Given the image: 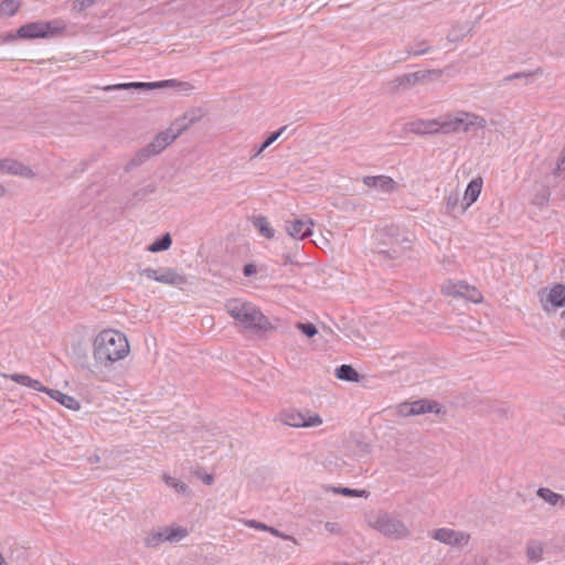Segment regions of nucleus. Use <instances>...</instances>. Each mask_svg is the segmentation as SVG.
<instances>
[{"instance_id":"1","label":"nucleus","mask_w":565,"mask_h":565,"mask_svg":"<svg viewBox=\"0 0 565 565\" xmlns=\"http://www.w3.org/2000/svg\"><path fill=\"white\" fill-rule=\"evenodd\" d=\"M486 119L470 113L460 111L436 119H417L405 124V129L416 135L468 132L471 128H483Z\"/></svg>"},{"instance_id":"2","label":"nucleus","mask_w":565,"mask_h":565,"mask_svg":"<svg viewBox=\"0 0 565 565\" xmlns=\"http://www.w3.org/2000/svg\"><path fill=\"white\" fill-rule=\"evenodd\" d=\"M202 118L203 111L200 108H194L184 113L183 116L174 119L169 128L160 131L150 143L141 148L131 159L130 164L139 166L151 157L160 154L179 136H181L193 124L200 121Z\"/></svg>"},{"instance_id":"3","label":"nucleus","mask_w":565,"mask_h":565,"mask_svg":"<svg viewBox=\"0 0 565 565\" xmlns=\"http://www.w3.org/2000/svg\"><path fill=\"white\" fill-rule=\"evenodd\" d=\"M129 353L126 335L116 330H103L94 340V358L104 366L110 365Z\"/></svg>"},{"instance_id":"4","label":"nucleus","mask_w":565,"mask_h":565,"mask_svg":"<svg viewBox=\"0 0 565 565\" xmlns=\"http://www.w3.org/2000/svg\"><path fill=\"white\" fill-rule=\"evenodd\" d=\"M226 311L244 329L254 331L273 329L268 318L250 302L232 299L226 303Z\"/></svg>"},{"instance_id":"5","label":"nucleus","mask_w":565,"mask_h":565,"mask_svg":"<svg viewBox=\"0 0 565 565\" xmlns=\"http://www.w3.org/2000/svg\"><path fill=\"white\" fill-rule=\"evenodd\" d=\"M66 29V25L61 20H53L49 22L36 21L30 22L19 28L17 35H12V39H46L54 38L62 34Z\"/></svg>"},{"instance_id":"6","label":"nucleus","mask_w":565,"mask_h":565,"mask_svg":"<svg viewBox=\"0 0 565 565\" xmlns=\"http://www.w3.org/2000/svg\"><path fill=\"white\" fill-rule=\"evenodd\" d=\"M369 525L392 540H401L408 536L409 531L403 521L387 512H380L369 519Z\"/></svg>"},{"instance_id":"7","label":"nucleus","mask_w":565,"mask_h":565,"mask_svg":"<svg viewBox=\"0 0 565 565\" xmlns=\"http://www.w3.org/2000/svg\"><path fill=\"white\" fill-rule=\"evenodd\" d=\"M138 273L140 276H145L148 279L172 287H181L188 282V278L182 271L171 267H163L159 269L148 267L140 269Z\"/></svg>"},{"instance_id":"8","label":"nucleus","mask_w":565,"mask_h":565,"mask_svg":"<svg viewBox=\"0 0 565 565\" xmlns=\"http://www.w3.org/2000/svg\"><path fill=\"white\" fill-rule=\"evenodd\" d=\"M280 420L291 427H317L322 424V418L309 411H285L280 414Z\"/></svg>"},{"instance_id":"9","label":"nucleus","mask_w":565,"mask_h":565,"mask_svg":"<svg viewBox=\"0 0 565 565\" xmlns=\"http://www.w3.org/2000/svg\"><path fill=\"white\" fill-rule=\"evenodd\" d=\"M439 412V404L428 399H418L412 403L405 402L398 405V414L404 417Z\"/></svg>"},{"instance_id":"10","label":"nucleus","mask_w":565,"mask_h":565,"mask_svg":"<svg viewBox=\"0 0 565 565\" xmlns=\"http://www.w3.org/2000/svg\"><path fill=\"white\" fill-rule=\"evenodd\" d=\"M431 74H435V71H418L414 73L403 74L391 82H388L387 86L391 92L395 93L401 89H409L414 87L417 83L424 81Z\"/></svg>"},{"instance_id":"11","label":"nucleus","mask_w":565,"mask_h":565,"mask_svg":"<svg viewBox=\"0 0 565 565\" xmlns=\"http://www.w3.org/2000/svg\"><path fill=\"white\" fill-rule=\"evenodd\" d=\"M430 536L434 540L450 546H459L467 544L470 539L469 534H466L465 532L455 531L452 529L447 527L435 530Z\"/></svg>"},{"instance_id":"12","label":"nucleus","mask_w":565,"mask_h":565,"mask_svg":"<svg viewBox=\"0 0 565 565\" xmlns=\"http://www.w3.org/2000/svg\"><path fill=\"white\" fill-rule=\"evenodd\" d=\"M175 81L173 79H167V81H160V82H130V83H120V84H114L108 85L104 87L105 90H151L154 88H161L174 85Z\"/></svg>"},{"instance_id":"13","label":"nucleus","mask_w":565,"mask_h":565,"mask_svg":"<svg viewBox=\"0 0 565 565\" xmlns=\"http://www.w3.org/2000/svg\"><path fill=\"white\" fill-rule=\"evenodd\" d=\"M312 227L313 222L311 218H295L285 223L288 235L300 241L312 235Z\"/></svg>"},{"instance_id":"14","label":"nucleus","mask_w":565,"mask_h":565,"mask_svg":"<svg viewBox=\"0 0 565 565\" xmlns=\"http://www.w3.org/2000/svg\"><path fill=\"white\" fill-rule=\"evenodd\" d=\"M363 183L367 188L376 189L382 193H393L397 190V182L387 175H366Z\"/></svg>"},{"instance_id":"15","label":"nucleus","mask_w":565,"mask_h":565,"mask_svg":"<svg viewBox=\"0 0 565 565\" xmlns=\"http://www.w3.org/2000/svg\"><path fill=\"white\" fill-rule=\"evenodd\" d=\"M541 302L543 305L544 310L548 311V303L552 308H561L565 307V285L555 284L546 295L544 299L543 294H541Z\"/></svg>"},{"instance_id":"16","label":"nucleus","mask_w":565,"mask_h":565,"mask_svg":"<svg viewBox=\"0 0 565 565\" xmlns=\"http://www.w3.org/2000/svg\"><path fill=\"white\" fill-rule=\"evenodd\" d=\"M0 171L24 178L33 177V172L29 167L13 159H4L0 161Z\"/></svg>"},{"instance_id":"17","label":"nucleus","mask_w":565,"mask_h":565,"mask_svg":"<svg viewBox=\"0 0 565 565\" xmlns=\"http://www.w3.org/2000/svg\"><path fill=\"white\" fill-rule=\"evenodd\" d=\"M481 189H482V179L481 178H476V179H472L468 185H467V189L465 191V194H463V210H466L467 207H469L471 204H473L477 199L479 198L480 193H481Z\"/></svg>"},{"instance_id":"18","label":"nucleus","mask_w":565,"mask_h":565,"mask_svg":"<svg viewBox=\"0 0 565 565\" xmlns=\"http://www.w3.org/2000/svg\"><path fill=\"white\" fill-rule=\"evenodd\" d=\"M536 495L546 503H548L550 505L565 508V498L562 494L556 493L548 488H539L536 491Z\"/></svg>"},{"instance_id":"19","label":"nucleus","mask_w":565,"mask_h":565,"mask_svg":"<svg viewBox=\"0 0 565 565\" xmlns=\"http://www.w3.org/2000/svg\"><path fill=\"white\" fill-rule=\"evenodd\" d=\"M47 394L53 399H55L56 402H58L61 405L65 406L68 409H73V411L79 409L81 404L73 396H70V395L64 394L57 390H52V388L50 391H47Z\"/></svg>"},{"instance_id":"20","label":"nucleus","mask_w":565,"mask_h":565,"mask_svg":"<svg viewBox=\"0 0 565 565\" xmlns=\"http://www.w3.org/2000/svg\"><path fill=\"white\" fill-rule=\"evenodd\" d=\"M334 374H335L337 379H339L341 381L353 382V383H356L360 381V374L352 365H349V364H342V365L338 366L335 369Z\"/></svg>"},{"instance_id":"21","label":"nucleus","mask_w":565,"mask_h":565,"mask_svg":"<svg viewBox=\"0 0 565 565\" xmlns=\"http://www.w3.org/2000/svg\"><path fill=\"white\" fill-rule=\"evenodd\" d=\"M287 126H282L277 131L271 132L260 145L254 150L252 154V159L259 157L265 149H267L270 145H273L286 130Z\"/></svg>"},{"instance_id":"22","label":"nucleus","mask_w":565,"mask_h":565,"mask_svg":"<svg viewBox=\"0 0 565 565\" xmlns=\"http://www.w3.org/2000/svg\"><path fill=\"white\" fill-rule=\"evenodd\" d=\"M253 225L259 231V233L266 238H273L275 231L270 227L267 217L263 215L254 216Z\"/></svg>"},{"instance_id":"23","label":"nucleus","mask_w":565,"mask_h":565,"mask_svg":"<svg viewBox=\"0 0 565 565\" xmlns=\"http://www.w3.org/2000/svg\"><path fill=\"white\" fill-rule=\"evenodd\" d=\"M172 245V238L169 233L163 234L161 237L157 238L153 243H151L147 249L151 253H159L163 250H168Z\"/></svg>"},{"instance_id":"24","label":"nucleus","mask_w":565,"mask_h":565,"mask_svg":"<svg viewBox=\"0 0 565 565\" xmlns=\"http://www.w3.org/2000/svg\"><path fill=\"white\" fill-rule=\"evenodd\" d=\"M163 480L169 487L173 488L174 491L178 493H181L183 495H189L191 493L188 484H185L183 481L177 478L164 475Z\"/></svg>"},{"instance_id":"25","label":"nucleus","mask_w":565,"mask_h":565,"mask_svg":"<svg viewBox=\"0 0 565 565\" xmlns=\"http://www.w3.org/2000/svg\"><path fill=\"white\" fill-rule=\"evenodd\" d=\"M332 491L335 494H342L345 497H361V498L369 497V492L366 490L351 489V488H347V487H333Z\"/></svg>"},{"instance_id":"26","label":"nucleus","mask_w":565,"mask_h":565,"mask_svg":"<svg viewBox=\"0 0 565 565\" xmlns=\"http://www.w3.org/2000/svg\"><path fill=\"white\" fill-rule=\"evenodd\" d=\"M166 541H167V539H166V531L163 529L162 531H156V532L150 533L145 539V544L148 547H157V546H159L161 543H163Z\"/></svg>"},{"instance_id":"27","label":"nucleus","mask_w":565,"mask_h":565,"mask_svg":"<svg viewBox=\"0 0 565 565\" xmlns=\"http://www.w3.org/2000/svg\"><path fill=\"white\" fill-rule=\"evenodd\" d=\"M20 2L18 0H3L0 3V14L12 17L19 10Z\"/></svg>"},{"instance_id":"28","label":"nucleus","mask_w":565,"mask_h":565,"mask_svg":"<svg viewBox=\"0 0 565 565\" xmlns=\"http://www.w3.org/2000/svg\"><path fill=\"white\" fill-rule=\"evenodd\" d=\"M443 290L446 295L449 296H466V291L469 290V287L467 285L460 284H447L443 286Z\"/></svg>"},{"instance_id":"29","label":"nucleus","mask_w":565,"mask_h":565,"mask_svg":"<svg viewBox=\"0 0 565 565\" xmlns=\"http://www.w3.org/2000/svg\"><path fill=\"white\" fill-rule=\"evenodd\" d=\"M526 555H527L530 561L539 562V561L542 559L543 547L541 546V544L531 542V543L527 544Z\"/></svg>"},{"instance_id":"30","label":"nucleus","mask_w":565,"mask_h":565,"mask_svg":"<svg viewBox=\"0 0 565 565\" xmlns=\"http://www.w3.org/2000/svg\"><path fill=\"white\" fill-rule=\"evenodd\" d=\"M166 539L169 542H178L186 536L188 532L185 529L178 526L174 529L166 527Z\"/></svg>"},{"instance_id":"31","label":"nucleus","mask_w":565,"mask_h":565,"mask_svg":"<svg viewBox=\"0 0 565 565\" xmlns=\"http://www.w3.org/2000/svg\"><path fill=\"white\" fill-rule=\"evenodd\" d=\"M296 327L308 338H312L318 333L317 327L311 322H298Z\"/></svg>"},{"instance_id":"32","label":"nucleus","mask_w":565,"mask_h":565,"mask_svg":"<svg viewBox=\"0 0 565 565\" xmlns=\"http://www.w3.org/2000/svg\"><path fill=\"white\" fill-rule=\"evenodd\" d=\"M430 51L429 46H425L424 49H415V46H409L406 49V56L399 57L397 61H406L408 56H419Z\"/></svg>"},{"instance_id":"33","label":"nucleus","mask_w":565,"mask_h":565,"mask_svg":"<svg viewBox=\"0 0 565 565\" xmlns=\"http://www.w3.org/2000/svg\"><path fill=\"white\" fill-rule=\"evenodd\" d=\"M534 74H542V68L537 67L534 72H531V73H525V72L514 73V74L505 76L502 81L504 83H507V82H511V81L518 79V78H523V77L527 78Z\"/></svg>"},{"instance_id":"34","label":"nucleus","mask_w":565,"mask_h":565,"mask_svg":"<svg viewBox=\"0 0 565 565\" xmlns=\"http://www.w3.org/2000/svg\"><path fill=\"white\" fill-rule=\"evenodd\" d=\"M6 376L22 386H26L30 382V376L26 374L14 373V374L6 375Z\"/></svg>"},{"instance_id":"35","label":"nucleus","mask_w":565,"mask_h":565,"mask_svg":"<svg viewBox=\"0 0 565 565\" xmlns=\"http://www.w3.org/2000/svg\"><path fill=\"white\" fill-rule=\"evenodd\" d=\"M401 253H402V249L396 246H393L390 249L381 248L379 250V254L385 255L386 257L392 258V259L397 258L401 255Z\"/></svg>"},{"instance_id":"36","label":"nucleus","mask_w":565,"mask_h":565,"mask_svg":"<svg viewBox=\"0 0 565 565\" xmlns=\"http://www.w3.org/2000/svg\"><path fill=\"white\" fill-rule=\"evenodd\" d=\"M266 532H269L270 534L277 536V537H280L282 540H286V541H291L292 543H297L296 539L291 535H288V534H285L280 531H278L277 529L273 527V526H269L268 525V530Z\"/></svg>"},{"instance_id":"37","label":"nucleus","mask_w":565,"mask_h":565,"mask_svg":"<svg viewBox=\"0 0 565 565\" xmlns=\"http://www.w3.org/2000/svg\"><path fill=\"white\" fill-rule=\"evenodd\" d=\"M94 3H95V0H76L74 2L73 9L75 11L81 12V11L92 7Z\"/></svg>"},{"instance_id":"38","label":"nucleus","mask_w":565,"mask_h":565,"mask_svg":"<svg viewBox=\"0 0 565 565\" xmlns=\"http://www.w3.org/2000/svg\"><path fill=\"white\" fill-rule=\"evenodd\" d=\"M28 387H31L35 391H39V392H45L47 394V391H50L51 388H47L45 386L42 385V383L38 380H33L32 377H30V382L29 384L26 385Z\"/></svg>"},{"instance_id":"39","label":"nucleus","mask_w":565,"mask_h":565,"mask_svg":"<svg viewBox=\"0 0 565 565\" xmlns=\"http://www.w3.org/2000/svg\"><path fill=\"white\" fill-rule=\"evenodd\" d=\"M324 527L330 533L339 534L341 532V525L337 522H327Z\"/></svg>"},{"instance_id":"40","label":"nucleus","mask_w":565,"mask_h":565,"mask_svg":"<svg viewBox=\"0 0 565 565\" xmlns=\"http://www.w3.org/2000/svg\"><path fill=\"white\" fill-rule=\"evenodd\" d=\"M247 525L249 527H253V529H256V530H260V531H267L268 530V525L267 524L262 523V522L256 521V520L248 521Z\"/></svg>"},{"instance_id":"41","label":"nucleus","mask_w":565,"mask_h":565,"mask_svg":"<svg viewBox=\"0 0 565 565\" xmlns=\"http://www.w3.org/2000/svg\"><path fill=\"white\" fill-rule=\"evenodd\" d=\"M257 271V267L256 265L254 264H246L244 267H243V274L246 276V277H249L254 274H256Z\"/></svg>"},{"instance_id":"42","label":"nucleus","mask_w":565,"mask_h":565,"mask_svg":"<svg viewBox=\"0 0 565 565\" xmlns=\"http://www.w3.org/2000/svg\"><path fill=\"white\" fill-rule=\"evenodd\" d=\"M458 200V194H450L447 199V207L452 211L457 205Z\"/></svg>"},{"instance_id":"43","label":"nucleus","mask_w":565,"mask_h":565,"mask_svg":"<svg viewBox=\"0 0 565 565\" xmlns=\"http://www.w3.org/2000/svg\"><path fill=\"white\" fill-rule=\"evenodd\" d=\"M463 33H457L456 29L454 28L447 35L448 41L450 42H457L460 38H462Z\"/></svg>"},{"instance_id":"44","label":"nucleus","mask_w":565,"mask_h":565,"mask_svg":"<svg viewBox=\"0 0 565 565\" xmlns=\"http://www.w3.org/2000/svg\"><path fill=\"white\" fill-rule=\"evenodd\" d=\"M556 171L557 172H565V146H564V149L562 151L561 158H559V160L557 162Z\"/></svg>"},{"instance_id":"45","label":"nucleus","mask_w":565,"mask_h":565,"mask_svg":"<svg viewBox=\"0 0 565 565\" xmlns=\"http://www.w3.org/2000/svg\"><path fill=\"white\" fill-rule=\"evenodd\" d=\"M196 475H198V477H199V478H201V479H202V481H203L205 484H207V486L212 484V483H213V481H214V477H213L212 475H210V473L201 475V473L196 472Z\"/></svg>"},{"instance_id":"46","label":"nucleus","mask_w":565,"mask_h":565,"mask_svg":"<svg viewBox=\"0 0 565 565\" xmlns=\"http://www.w3.org/2000/svg\"><path fill=\"white\" fill-rule=\"evenodd\" d=\"M284 260H285V264H294L295 263L289 254L284 255Z\"/></svg>"},{"instance_id":"47","label":"nucleus","mask_w":565,"mask_h":565,"mask_svg":"<svg viewBox=\"0 0 565 565\" xmlns=\"http://www.w3.org/2000/svg\"><path fill=\"white\" fill-rule=\"evenodd\" d=\"M425 46H429L426 41H420L415 44V49H424Z\"/></svg>"},{"instance_id":"48","label":"nucleus","mask_w":565,"mask_h":565,"mask_svg":"<svg viewBox=\"0 0 565 565\" xmlns=\"http://www.w3.org/2000/svg\"><path fill=\"white\" fill-rule=\"evenodd\" d=\"M0 565H8V563L6 562L1 552H0Z\"/></svg>"},{"instance_id":"49","label":"nucleus","mask_w":565,"mask_h":565,"mask_svg":"<svg viewBox=\"0 0 565 565\" xmlns=\"http://www.w3.org/2000/svg\"><path fill=\"white\" fill-rule=\"evenodd\" d=\"M6 194V189L0 184V196Z\"/></svg>"},{"instance_id":"50","label":"nucleus","mask_w":565,"mask_h":565,"mask_svg":"<svg viewBox=\"0 0 565 565\" xmlns=\"http://www.w3.org/2000/svg\"><path fill=\"white\" fill-rule=\"evenodd\" d=\"M561 337H562V339H563V340H565V329H563V330L561 331Z\"/></svg>"},{"instance_id":"51","label":"nucleus","mask_w":565,"mask_h":565,"mask_svg":"<svg viewBox=\"0 0 565 565\" xmlns=\"http://www.w3.org/2000/svg\"><path fill=\"white\" fill-rule=\"evenodd\" d=\"M561 317L565 319V310L561 313Z\"/></svg>"}]
</instances>
